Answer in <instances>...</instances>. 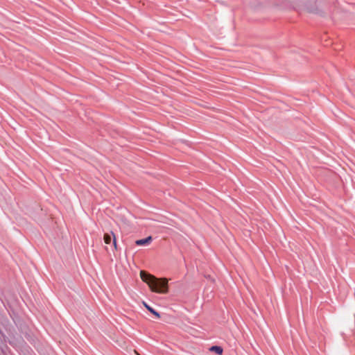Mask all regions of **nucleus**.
Segmentation results:
<instances>
[{
    "instance_id": "39448f33",
    "label": "nucleus",
    "mask_w": 355,
    "mask_h": 355,
    "mask_svg": "<svg viewBox=\"0 0 355 355\" xmlns=\"http://www.w3.org/2000/svg\"><path fill=\"white\" fill-rule=\"evenodd\" d=\"M114 235L112 232L111 234H108V233L105 234L104 236H103L104 242L106 244H110L111 243L112 237L114 238Z\"/></svg>"
},
{
    "instance_id": "20e7f679",
    "label": "nucleus",
    "mask_w": 355,
    "mask_h": 355,
    "mask_svg": "<svg viewBox=\"0 0 355 355\" xmlns=\"http://www.w3.org/2000/svg\"><path fill=\"white\" fill-rule=\"evenodd\" d=\"M209 351L212 352H215V353H216L218 355H222L223 352V348L221 347L217 346V345H214V346L211 347L209 348Z\"/></svg>"
},
{
    "instance_id": "7ed1b4c3",
    "label": "nucleus",
    "mask_w": 355,
    "mask_h": 355,
    "mask_svg": "<svg viewBox=\"0 0 355 355\" xmlns=\"http://www.w3.org/2000/svg\"><path fill=\"white\" fill-rule=\"evenodd\" d=\"M143 305L146 307V309L150 311L152 314H153L157 318H160V314L156 311L155 309H153L152 307H150L148 304H147L146 302L144 301L142 302Z\"/></svg>"
},
{
    "instance_id": "f03ea898",
    "label": "nucleus",
    "mask_w": 355,
    "mask_h": 355,
    "mask_svg": "<svg viewBox=\"0 0 355 355\" xmlns=\"http://www.w3.org/2000/svg\"><path fill=\"white\" fill-rule=\"evenodd\" d=\"M153 240V238L151 236H148L147 238L146 239H139V240H137L135 241V243L136 245H148L150 243V242L152 241Z\"/></svg>"
},
{
    "instance_id": "423d86ee",
    "label": "nucleus",
    "mask_w": 355,
    "mask_h": 355,
    "mask_svg": "<svg viewBox=\"0 0 355 355\" xmlns=\"http://www.w3.org/2000/svg\"><path fill=\"white\" fill-rule=\"evenodd\" d=\"M113 245H114V247L115 250H116L117 249V245H116V241L115 236H114V238H113Z\"/></svg>"
},
{
    "instance_id": "f257e3e1",
    "label": "nucleus",
    "mask_w": 355,
    "mask_h": 355,
    "mask_svg": "<svg viewBox=\"0 0 355 355\" xmlns=\"http://www.w3.org/2000/svg\"><path fill=\"white\" fill-rule=\"evenodd\" d=\"M140 277L143 282L146 283L151 291L165 294L168 291V279L166 278H157L155 276L141 270Z\"/></svg>"
}]
</instances>
